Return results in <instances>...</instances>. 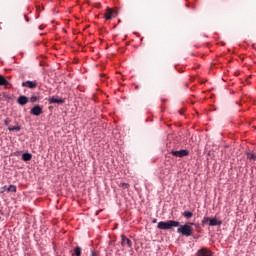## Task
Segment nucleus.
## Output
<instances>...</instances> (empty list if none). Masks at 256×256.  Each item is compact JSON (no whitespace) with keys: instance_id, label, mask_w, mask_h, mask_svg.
<instances>
[{"instance_id":"nucleus-13","label":"nucleus","mask_w":256,"mask_h":256,"mask_svg":"<svg viewBox=\"0 0 256 256\" xmlns=\"http://www.w3.org/2000/svg\"><path fill=\"white\" fill-rule=\"evenodd\" d=\"M33 159V155L31 153L22 154V161H31Z\"/></svg>"},{"instance_id":"nucleus-9","label":"nucleus","mask_w":256,"mask_h":256,"mask_svg":"<svg viewBox=\"0 0 256 256\" xmlns=\"http://www.w3.org/2000/svg\"><path fill=\"white\" fill-rule=\"evenodd\" d=\"M30 113L31 115H35L36 117H39V115L43 114V107H41L40 105H36L30 110Z\"/></svg>"},{"instance_id":"nucleus-4","label":"nucleus","mask_w":256,"mask_h":256,"mask_svg":"<svg viewBox=\"0 0 256 256\" xmlns=\"http://www.w3.org/2000/svg\"><path fill=\"white\" fill-rule=\"evenodd\" d=\"M113 17H117V10L107 7L104 14V19H106V21H109L113 19Z\"/></svg>"},{"instance_id":"nucleus-23","label":"nucleus","mask_w":256,"mask_h":256,"mask_svg":"<svg viewBox=\"0 0 256 256\" xmlns=\"http://www.w3.org/2000/svg\"><path fill=\"white\" fill-rule=\"evenodd\" d=\"M90 256H97V253L95 251H91V255Z\"/></svg>"},{"instance_id":"nucleus-16","label":"nucleus","mask_w":256,"mask_h":256,"mask_svg":"<svg viewBox=\"0 0 256 256\" xmlns=\"http://www.w3.org/2000/svg\"><path fill=\"white\" fill-rule=\"evenodd\" d=\"M8 131H21V126H9Z\"/></svg>"},{"instance_id":"nucleus-3","label":"nucleus","mask_w":256,"mask_h":256,"mask_svg":"<svg viewBox=\"0 0 256 256\" xmlns=\"http://www.w3.org/2000/svg\"><path fill=\"white\" fill-rule=\"evenodd\" d=\"M178 227L179 228L177 229V233H180L184 237H191V235H193V227L187 224H184V225L179 224Z\"/></svg>"},{"instance_id":"nucleus-11","label":"nucleus","mask_w":256,"mask_h":256,"mask_svg":"<svg viewBox=\"0 0 256 256\" xmlns=\"http://www.w3.org/2000/svg\"><path fill=\"white\" fill-rule=\"evenodd\" d=\"M198 256H211V250H207L206 248H202L198 251Z\"/></svg>"},{"instance_id":"nucleus-2","label":"nucleus","mask_w":256,"mask_h":256,"mask_svg":"<svg viewBox=\"0 0 256 256\" xmlns=\"http://www.w3.org/2000/svg\"><path fill=\"white\" fill-rule=\"evenodd\" d=\"M202 225H209V227H219V225H223V221L217 219V217H204L202 219Z\"/></svg>"},{"instance_id":"nucleus-21","label":"nucleus","mask_w":256,"mask_h":256,"mask_svg":"<svg viewBox=\"0 0 256 256\" xmlns=\"http://www.w3.org/2000/svg\"><path fill=\"white\" fill-rule=\"evenodd\" d=\"M10 122H11V121L9 120V118H7V119L4 121L5 125H9Z\"/></svg>"},{"instance_id":"nucleus-10","label":"nucleus","mask_w":256,"mask_h":256,"mask_svg":"<svg viewBox=\"0 0 256 256\" xmlns=\"http://www.w3.org/2000/svg\"><path fill=\"white\" fill-rule=\"evenodd\" d=\"M17 103L22 106L27 105V103H29V98L25 95H21L18 97Z\"/></svg>"},{"instance_id":"nucleus-18","label":"nucleus","mask_w":256,"mask_h":256,"mask_svg":"<svg viewBox=\"0 0 256 256\" xmlns=\"http://www.w3.org/2000/svg\"><path fill=\"white\" fill-rule=\"evenodd\" d=\"M119 187H122V189H129V187H131V185H129V183H121L119 185Z\"/></svg>"},{"instance_id":"nucleus-20","label":"nucleus","mask_w":256,"mask_h":256,"mask_svg":"<svg viewBox=\"0 0 256 256\" xmlns=\"http://www.w3.org/2000/svg\"><path fill=\"white\" fill-rule=\"evenodd\" d=\"M30 102H31V103L37 102V96H31V97H30Z\"/></svg>"},{"instance_id":"nucleus-7","label":"nucleus","mask_w":256,"mask_h":256,"mask_svg":"<svg viewBox=\"0 0 256 256\" xmlns=\"http://www.w3.org/2000/svg\"><path fill=\"white\" fill-rule=\"evenodd\" d=\"M121 246L131 248V247H133V242L129 238H127V236L122 234L121 235Z\"/></svg>"},{"instance_id":"nucleus-6","label":"nucleus","mask_w":256,"mask_h":256,"mask_svg":"<svg viewBox=\"0 0 256 256\" xmlns=\"http://www.w3.org/2000/svg\"><path fill=\"white\" fill-rule=\"evenodd\" d=\"M38 85L37 80H27L21 84L22 87H27V89H37Z\"/></svg>"},{"instance_id":"nucleus-22","label":"nucleus","mask_w":256,"mask_h":256,"mask_svg":"<svg viewBox=\"0 0 256 256\" xmlns=\"http://www.w3.org/2000/svg\"><path fill=\"white\" fill-rule=\"evenodd\" d=\"M7 186H4L3 188H2V191H1V193H5V191H7Z\"/></svg>"},{"instance_id":"nucleus-26","label":"nucleus","mask_w":256,"mask_h":256,"mask_svg":"<svg viewBox=\"0 0 256 256\" xmlns=\"http://www.w3.org/2000/svg\"><path fill=\"white\" fill-rule=\"evenodd\" d=\"M39 29H43V26H39Z\"/></svg>"},{"instance_id":"nucleus-14","label":"nucleus","mask_w":256,"mask_h":256,"mask_svg":"<svg viewBox=\"0 0 256 256\" xmlns=\"http://www.w3.org/2000/svg\"><path fill=\"white\" fill-rule=\"evenodd\" d=\"M7 193H17V186L10 185L8 188H6Z\"/></svg>"},{"instance_id":"nucleus-15","label":"nucleus","mask_w":256,"mask_h":256,"mask_svg":"<svg viewBox=\"0 0 256 256\" xmlns=\"http://www.w3.org/2000/svg\"><path fill=\"white\" fill-rule=\"evenodd\" d=\"M182 215L185 217V219H191V217H193V212L184 211Z\"/></svg>"},{"instance_id":"nucleus-17","label":"nucleus","mask_w":256,"mask_h":256,"mask_svg":"<svg viewBox=\"0 0 256 256\" xmlns=\"http://www.w3.org/2000/svg\"><path fill=\"white\" fill-rule=\"evenodd\" d=\"M74 255H76V256H81V247L76 246V247L74 248Z\"/></svg>"},{"instance_id":"nucleus-8","label":"nucleus","mask_w":256,"mask_h":256,"mask_svg":"<svg viewBox=\"0 0 256 256\" xmlns=\"http://www.w3.org/2000/svg\"><path fill=\"white\" fill-rule=\"evenodd\" d=\"M48 103H49L50 105H53V104H55V103H58V104H60V105H63V103H65V99H61V98H59V96H52V97H50V98L48 99Z\"/></svg>"},{"instance_id":"nucleus-19","label":"nucleus","mask_w":256,"mask_h":256,"mask_svg":"<svg viewBox=\"0 0 256 256\" xmlns=\"http://www.w3.org/2000/svg\"><path fill=\"white\" fill-rule=\"evenodd\" d=\"M247 158L248 159H256V156L253 153H248Z\"/></svg>"},{"instance_id":"nucleus-12","label":"nucleus","mask_w":256,"mask_h":256,"mask_svg":"<svg viewBox=\"0 0 256 256\" xmlns=\"http://www.w3.org/2000/svg\"><path fill=\"white\" fill-rule=\"evenodd\" d=\"M9 85V81L5 79V76L0 74V87H7Z\"/></svg>"},{"instance_id":"nucleus-25","label":"nucleus","mask_w":256,"mask_h":256,"mask_svg":"<svg viewBox=\"0 0 256 256\" xmlns=\"http://www.w3.org/2000/svg\"><path fill=\"white\" fill-rule=\"evenodd\" d=\"M100 77H105V74H100Z\"/></svg>"},{"instance_id":"nucleus-24","label":"nucleus","mask_w":256,"mask_h":256,"mask_svg":"<svg viewBox=\"0 0 256 256\" xmlns=\"http://www.w3.org/2000/svg\"><path fill=\"white\" fill-rule=\"evenodd\" d=\"M152 223H157V219H153V220H152Z\"/></svg>"},{"instance_id":"nucleus-1","label":"nucleus","mask_w":256,"mask_h":256,"mask_svg":"<svg viewBox=\"0 0 256 256\" xmlns=\"http://www.w3.org/2000/svg\"><path fill=\"white\" fill-rule=\"evenodd\" d=\"M158 229H162L164 231H167L169 229H173V227H179V221L175 220H168L167 222H159L157 225Z\"/></svg>"},{"instance_id":"nucleus-5","label":"nucleus","mask_w":256,"mask_h":256,"mask_svg":"<svg viewBox=\"0 0 256 256\" xmlns=\"http://www.w3.org/2000/svg\"><path fill=\"white\" fill-rule=\"evenodd\" d=\"M170 155H173L174 157H180V158L187 157L189 155V150L187 149H182L178 151L171 150Z\"/></svg>"}]
</instances>
